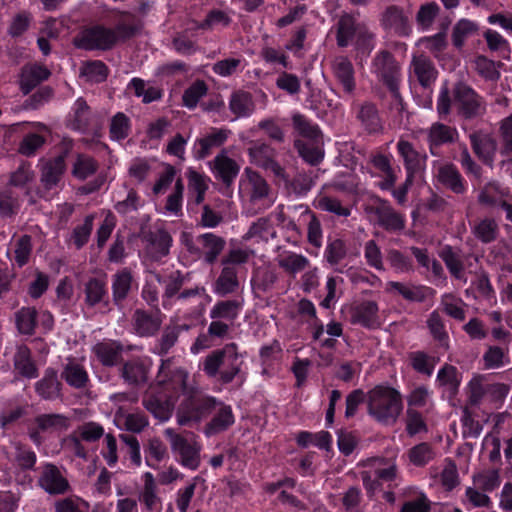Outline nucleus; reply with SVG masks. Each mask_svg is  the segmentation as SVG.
<instances>
[{
	"instance_id": "dca6fc26",
	"label": "nucleus",
	"mask_w": 512,
	"mask_h": 512,
	"mask_svg": "<svg viewBox=\"0 0 512 512\" xmlns=\"http://www.w3.org/2000/svg\"><path fill=\"white\" fill-rule=\"evenodd\" d=\"M469 140L476 156L483 163L492 166L498 148L493 135L484 130H477L469 135Z\"/></svg>"
},
{
	"instance_id": "864d4df0",
	"label": "nucleus",
	"mask_w": 512,
	"mask_h": 512,
	"mask_svg": "<svg viewBox=\"0 0 512 512\" xmlns=\"http://www.w3.org/2000/svg\"><path fill=\"white\" fill-rule=\"evenodd\" d=\"M98 162L87 154H77L72 164L71 174L78 180H85L98 170Z\"/></svg>"
},
{
	"instance_id": "f03ea898",
	"label": "nucleus",
	"mask_w": 512,
	"mask_h": 512,
	"mask_svg": "<svg viewBox=\"0 0 512 512\" xmlns=\"http://www.w3.org/2000/svg\"><path fill=\"white\" fill-rule=\"evenodd\" d=\"M240 193L245 200V212L249 216L262 213L275 202L272 188L257 171L245 168L240 180Z\"/></svg>"
},
{
	"instance_id": "3c124183",
	"label": "nucleus",
	"mask_w": 512,
	"mask_h": 512,
	"mask_svg": "<svg viewBox=\"0 0 512 512\" xmlns=\"http://www.w3.org/2000/svg\"><path fill=\"white\" fill-rule=\"evenodd\" d=\"M277 263L285 272L296 275L310 267L309 259L295 252H286L278 256Z\"/></svg>"
},
{
	"instance_id": "de8ad7c7",
	"label": "nucleus",
	"mask_w": 512,
	"mask_h": 512,
	"mask_svg": "<svg viewBox=\"0 0 512 512\" xmlns=\"http://www.w3.org/2000/svg\"><path fill=\"white\" fill-rule=\"evenodd\" d=\"M146 465L157 469L158 464L169 458L168 448L165 443L158 437L148 439L144 446Z\"/></svg>"
},
{
	"instance_id": "13d9d810",
	"label": "nucleus",
	"mask_w": 512,
	"mask_h": 512,
	"mask_svg": "<svg viewBox=\"0 0 512 512\" xmlns=\"http://www.w3.org/2000/svg\"><path fill=\"white\" fill-rule=\"evenodd\" d=\"M144 407L161 422L167 421L172 415V407L166 400L149 395L143 399Z\"/></svg>"
},
{
	"instance_id": "6ab92c4d",
	"label": "nucleus",
	"mask_w": 512,
	"mask_h": 512,
	"mask_svg": "<svg viewBox=\"0 0 512 512\" xmlns=\"http://www.w3.org/2000/svg\"><path fill=\"white\" fill-rule=\"evenodd\" d=\"M397 151L403 159L407 176L415 177L426 168L427 155L417 151L412 143L400 139L397 143Z\"/></svg>"
},
{
	"instance_id": "f3484780",
	"label": "nucleus",
	"mask_w": 512,
	"mask_h": 512,
	"mask_svg": "<svg viewBox=\"0 0 512 512\" xmlns=\"http://www.w3.org/2000/svg\"><path fill=\"white\" fill-rule=\"evenodd\" d=\"M231 131L226 128H211L201 138H198L193 146L196 159H205L210 156L214 149L221 147L228 139Z\"/></svg>"
},
{
	"instance_id": "774afa93",
	"label": "nucleus",
	"mask_w": 512,
	"mask_h": 512,
	"mask_svg": "<svg viewBox=\"0 0 512 512\" xmlns=\"http://www.w3.org/2000/svg\"><path fill=\"white\" fill-rule=\"evenodd\" d=\"M55 512H88L89 503L75 495L57 499L54 504Z\"/></svg>"
},
{
	"instance_id": "c85d7f7f",
	"label": "nucleus",
	"mask_w": 512,
	"mask_h": 512,
	"mask_svg": "<svg viewBox=\"0 0 512 512\" xmlns=\"http://www.w3.org/2000/svg\"><path fill=\"white\" fill-rule=\"evenodd\" d=\"M215 176L224 184L230 185L238 176L240 166L222 150L212 161Z\"/></svg>"
},
{
	"instance_id": "9d476101",
	"label": "nucleus",
	"mask_w": 512,
	"mask_h": 512,
	"mask_svg": "<svg viewBox=\"0 0 512 512\" xmlns=\"http://www.w3.org/2000/svg\"><path fill=\"white\" fill-rule=\"evenodd\" d=\"M247 154L250 163L271 171L277 178L287 181L284 168L276 161V150L262 141H249Z\"/></svg>"
},
{
	"instance_id": "412c9836",
	"label": "nucleus",
	"mask_w": 512,
	"mask_h": 512,
	"mask_svg": "<svg viewBox=\"0 0 512 512\" xmlns=\"http://www.w3.org/2000/svg\"><path fill=\"white\" fill-rule=\"evenodd\" d=\"M383 27L400 37H407L412 32L408 15L397 6H390L382 16Z\"/></svg>"
},
{
	"instance_id": "69168bd1",
	"label": "nucleus",
	"mask_w": 512,
	"mask_h": 512,
	"mask_svg": "<svg viewBox=\"0 0 512 512\" xmlns=\"http://www.w3.org/2000/svg\"><path fill=\"white\" fill-rule=\"evenodd\" d=\"M181 327L180 326H166L155 345L153 352L158 355H166L170 349L176 344Z\"/></svg>"
},
{
	"instance_id": "4be33fe9",
	"label": "nucleus",
	"mask_w": 512,
	"mask_h": 512,
	"mask_svg": "<svg viewBox=\"0 0 512 512\" xmlns=\"http://www.w3.org/2000/svg\"><path fill=\"white\" fill-rule=\"evenodd\" d=\"M149 369L147 359L135 357L123 363L120 376L125 383L138 386L147 381Z\"/></svg>"
},
{
	"instance_id": "603ef678",
	"label": "nucleus",
	"mask_w": 512,
	"mask_h": 512,
	"mask_svg": "<svg viewBox=\"0 0 512 512\" xmlns=\"http://www.w3.org/2000/svg\"><path fill=\"white\" fill-rule=\"evenodd\" d=\"M292 125L294 130L302 137L318 143L321 140L322 134L319 126L309 120L306 116L300 113H295L292 116Z\"/></svg>"
},
{
	"instance_id": "79ce46f5",
	"label": "nucleus",
	"mask_w": 512,
	"mask_h": 512,
	"mask_svg": "<svg viewBox=\"0 0 512 512\" xmlns=\"http://www.w3.org/2000/svg\"><path fill=\"white\" fill-rule=\"evenodd\" d=\"M500 148L501 156L500 165L505 166L512 164V114L499 123Z\"/></svg>"
},
{
	"instance_id": "e433bc0d",
	"label": "nucleus",
	"mask_w": 512,
	"mask_h": 512,
	"mask_svg": "<svg viewBox=\"0 0 512 512\" xmlns=\"http://www.w3.org/2000/svg\"><path fill=\"white\" fill-rule=\"evenodd\" d=\"M208 183L206 178L200 173L189 170L188 171V201L187 206L193 210V206H198L204 201Z\"/></svg>"
},
{
	"instance_id": "ea45409f",
	"label": "nucleus",
	"mask_w": 512,
	"mask_h": 512,
	"mask_svg": "<svg viewBox=\"0 0 512 512\" xmlns=\"http://www.w3.org/2000/svg\"><path fill=\"white\" fill-rule=\"evenodd\" d=\"M133 283L134 278L128 268H123L112 276V297L115 304L119 305L127 298Z\"/></svg>"
},
{
	"instance_id": "c03bdc74",
	"label": "nucleus",
	"mask_w": 512,
	"mask_h": 512,
	"mask_svg": "<svg viewBox=\"0 0 512 512\" xmlns=\"http://www.w3.org/2000/svg\"><path fill=\"white\" fill-rule=\"evenodd\" d=\"M62 378L68 385L75 389L86 388L89 376L84 366L75 360H69L61 373Z\"/></svg>"
},
{
	"instance_id": "bb28decb",
	"label": "nucleus",
	"mask_w": 512,
	"mask_h": 512,
	"mask_svg": "<svg viewBox=\"0 0 512 512\" xmlns=\"http://www.w3.org/2000/svg\"><path fill=\"white\" fill-rule=\"evenodd\" d=\"M244 306L243 299H227L217 301L209 312L210 319H218L234 324Z\"/></svg>"
},
{
	"instance_id": "9b49d317",
	"label": "nucleus",
	"mask_w": 512,
	"mask_h": 512,
	"mask_svg": "<svg viewBox=\"0 0 512 512\" xmlns=\"http://www.w3.org/2000/svg\"><path fill=\"white\" fill-rule=\"evenodd\" d=\"M71 419L59 413H45L34 418V427L29 429V437L37 446L43 443L42 434L60 433L68 430Z\"/></svg>"
},
{
	"instance_id": "4c0bfd02",
	"label": "nucleus",
	"mask_w": 512,
	"mask_h": 512,
	"mask_svg": "<svg viewBox=\"0 0 512 512\" xmlns=\"http://www.w3.org/2000/svg\"><path fill=\"white\" fill-rule=\"evenodd\" d=\"M437 180L456 194L465 192L464 180L453 164H442L436 173Z\"/></svg>"
},
{
	"instance_id": "8fccbe9b",
	"label": "nucleus",
	"mask_w": 512,
	"mask_h": 512,
	"mask_svg": "<svg viewBox=\"0 0 512 512\" xmlns=\"http://www.w3.org/2000/svg\"><path fill=\"white\" fill-rule=\"evenodd\" d=\"M357 119L368 133H378L382 130V122L378 110L373 103L362 104L357 112Z\"/></svg>"
},
{
	"instance_id": "4468645a",
	"label": "nucleus",
	"mask_w": 512,
	"mask_h": 512,
	"mask_svg": "<svg viewBox=\"0 0 512 512\" xmlns=\"http://www.w3.org/2000/svg\"><path fill=\"white\" fill-rule=\"evenodd\" d=\"M145 245V254L152 261H160L170 253L173 243L172 236L165 229L149 231L143 237Z\"/></svg>"
},
{
	"instance_id": "6e6552de",
	"label": "nucleus",
	"mask_w": 512,
	"mask_h": 512,
	"mask_svg": "<svg viewBox=\"0 0 512 512\" xmlns=\"http://www.w3.org/2000/svg\"><path fill=\"white\" fill-rule=\"evenodd\" d=\"M454 104L459 115L465 119H474L486 112V103L472 87L458 82L453 88Z\"/></svg>"
},
{
	"instance_id": "b1692460",
	"label": "nucleus",
	"mask_w": 512,
	"mask_h": 512,
	"mask_svg": "<svg viewBox=\"0 0 512 512\" xmlns=\"http://www.w3.org/2000/svg\"><path fill=\"white\" fill-rule=\"evenodd\" d=\"M214 412L215 414L213 415L212 419L206 424L204 428V434L207 437L226 431L235 422L232 408L223 402L218 401Z\"/></svg>"
},
{
	"instance_id": "49530a36",
	"label": "nucleus",
	"mask_w": 512,
	"mask_h": 512,
	"mask_svg": "<svg viewBox=\"0 0 512 512\" xmlns=\"http://www.w3.org/2000/svg\"><path fill=\"white\" fill-rule=\"evenodd\" d=\"M295 211H299L300 215L308 220L307 239L308 242L316 248L322 246V227L320 221L314 213L305 205H296L292 207Z\"/></svg>"
},
{
	"instance_id": "423d86ee",
	"label": "nucleus",
	"mask_w": 512,
	"mask_h": 512,
	"mask_svg": "<svg viewBox=\"0 0 512 512\" xmlns=\"http://www.w3.org/2000/svg\"><path fill=\"white\" fill-rule=\"evenodd\" d=\"M371 73L388 90H396L402 80L401 65L388 50L378 51L371 61Z\"/></svg>"
},
{
	"instance_id": "c9c22d12",
	"label": "nucleus",
	"mask_w": 512,
	"mask_h": 512,
	"mask_svg": "<svg viewBox=\"0 0 512 512\" xmlns=\"http://www.w3.org/2000/svg\"><path fill=\"white\" fill-rule=\"evenodd\" d=\"M229 110L235 119L250 117L255 111V103L249 92L238 90L229 98Z\"/></svg>"
},
{
	"instance_id": "2f4dec72",
	"label": "nucleus",
	"mask_w": 512,
	"mask_h": 512,
	"mask_svg": "<svg viewBox=\"0 0 512 512\" xmlns=\"http://www.w3.org/2000/svg\"><path fill=\"white\" fill-rule=\"evenodd\" d=\"M32 252V238L25 234L16 238L15 235L10 240L7 256L19 267L28 263Z\"/></svg>"
},
{
	"instance_id": "473e14b6",
	"label": "nucleus",
	"mask_w": 512,
	"mask_h": 512,
	"mask_svg": "<svg viewBox=\"0 0 512 512\" xmlns=\"http://www.w3.org/2000/svg\"><path fill=\"white\" fill-rule=\"evenodd\" d=\"M93 352L103 366H116L122 357L123 345L117 341H102L93 347Z\"/></svg>"
},
{
	"instance_id": "5701e85b",
	"label": "nucleus",
	"mask_w": 512,
	"mask_h": 512,
	"mask_svg": "<svg viewBox=\"0 0 512 512\" xmlns=\"http://www.w3.org/2000/svg\"><path fill=\"white\" fill-rule=\"evenodd\" d=\"M378 305L374 301H362L351 309V322L368 329L380 326Z\"/></svg>"
},
{
	"instance_id": "f257e3e1",
	"label": "nucleus",
	"mask_w": 512,
	"mask_h": 512,
	"mask_svg": "<svg viewBox=\"0 0 512 512\" xmlns=\"http://www.w3.org/2000/svg\"><path fill=\"white\" fill-rule=\"evenodd\" d=\"M246 353L239 346L228 343L210 352L202 361L203 372L210 378L218 377L222 384H229L235 379L244 382L247 373L244 370Z\"/></svg>"
},
{
	"instance_id": "c756f323",
	"label": "nucleus",
	"mask_w": 512,
	"mask_h": 512,
	"mask_svg": "<svg viewBox=\"0 0 512 512\" xmlns=\"http://www.w3.org/2000/svg\"><path fill=\"white\" fill-rule=\"evenodd\" d=\"M139 501L149 512H160L162 502L157 494V485L151 472L143 474V487L139 493Z\"/></svg>"
},
{
	"instance_id": "20e7f679",
	"label": "nucleus",
	"mask_w": 512,
	"mask_h": 512,
	"mask_svg": "<svg viewBox=\"0 0 512 512\" xmlns=\"http://www.w3.org/2000/svg\"><path fill=\"white\" fill-rule=\"evenodd\" d=\"M368 414L382 424H394L403 409L401 393L385 385H378L367 394Z\"/></svg>"
},
{
	"instance_id": "680f3d73",
	"label": "nucleus",
	"mask_w": 512,
	"mask_h": 512,
	"mask_svg": "<svg viewBox=\"0 0 512 512\" xmlns=\"http://www.w3.org/2000/svg\"><path fill=\"white\" fill-rule=\"evenodd\" d=\"M436 382L439 386L445 387L449 392L455 394L460 385L458 369L450 364H445L438 371Z\"/></svg>"
},
{
	"instance_id": "1a4fd4ad",
	"label": "nucleus",
	"mask_w": 512,
	"mask_h": 512,
	"mask_svg": "<svg viewBox=\"0 0 512 512\" xmlns=\"http://www.w3.org/2000/svg\"><path fill=\"white\" fill-rule=\"evenodd\" d=\"M164 435L169 440L171 450L179 455V463L191 470L198 469L201 462V445L176 433L172 428H166Z\"/></svg>"
},
{
	"instance_id": "a211bd4d",
	"label": "nucleus",
	"mask_w": 512,
	"mask_h": 512,
	"mask_svg": "<svg viewBox=\"0 0 512 512\" xmlns=\"http://www.w3.org/2000/svg\"><path fill=\"white\" fill-rule=\"evenodd\" d=\"M232 326L233 325L228 322L218 319H211L207 332L200 334L196 338L194 344L191 346V352L197 354L201 350L214 346L215 340H224L228 337Z\"/></svg>"
},
{
	"instance_id": "cd10ccee",
	"label": "nucleus",
	"mask_w": 512,
	"mask_h": 512,
	"mask_svg": "<svg viewBox=\"0 0 512 512\" xmlns=\"http://www.w3.org/2000/svg\"><path fill=\"white\" fill-rule=\"evenodd\" d=\"M51 75L48 68L39 64L25 65L21 70L20 89L24 94H28L41 82L47 80Z\"/></svg>"
},
{
	"instance_id": "e2e57ef3",
	"label": "nucleus",
	"mask_w": 512,
	"mask_h": 512,
	"mask_svg": "<svg viewBox=\"0 0 512 512\" xmlns=\"http://www.w3.org/2000/svg\"><path fill=\"white\" fill-rule=\"evenodd\" d=\"M315 207L339 217H348L351 213V210L348 207L343 206L339 199L326 194H319L316 197Z\"/></svg>"
},
{
	"instance_id": "39448f33",
	"label": "nucleus",
	"mask_w": 512,
	"mask_h": 512,
	"mask_svg": "<svg viewBox=\"0 0 512 512\" xmlns=\"http://www.w3.org/2000/svg\"><path fill=\"white\" fill-rule=\"evenodd\" d=\"M218 404V400L198 388H190L177 411V422L186 426L200 423L207 418Z\"/></svg>"
},
{
	"instance_id": "a878e982",
	"label": "nucleus",
	"mask_w": 512,
	"mask_h": 512,
	"mask_svg": "<svg viewBox=\"0 0 512 512\" xmlns=\"http://www.w3.org/2000/svg\"><path fill=\"white\" fill-rule=\"evenodd\" d=\"M65 158L59 155L46 162L41 169L40 182L45 190L55 189L65 172Z\"/></svg>"
},
{
	"instance_id": "6e6d98bb",
	"label": "nucleus",
	"mask_w": 512,
	"mask_h": 512,
	"mask_svg": "<svg viewBox=\"0 0 512 512\" xmlns=\"http://www.w3.org/2000/svg\"><path fill=\"white\" fill-rule=\"evenodd\" d=\"M478 32V24L468 19H460L452 30V43L457 49H461L466 40Z\"/></svg>"
},
{
	"instance_id": "052dcab7",
	"label": "nucleus",
	"mask_w": 512,
	"mask_h": 512,
	"mask_svg": "<svg viewBox=\"0 0 512 512\" xmlns=\"http://www.w3.org/2000/svg\"><path fill=\"white\" fill-rule=\"evenodd\" d=\"M131 131L130 118L123 112L116 113L110 121L109 134L111 140L122 141L126 139Z\"/></svg>"
},
{
	"instance_id": "338daca9",
	"label": "nucleus",
	"mask_w": 512,
	"mask_h": 512,
	"mask_svg": "<svg viewBox=\"0 0 512 512\" xmlns=\"http://www.w3.org/2000/svg\"><path fill=\"white\" fill-rule=\"evenodd\" d=\"M407 455L410 463L422 467L435 457V452L429 443L422 442L410 448Z\"/></svg>"
},
{
	"instance_id": "4d7b16f0",
	"label": "nucleus",
	"mask_w": 512,
	"mask_h": 512,
	"mask_svg": "<svg viewBox=\"0 0 512 512\" xmlns=\"http://www.w3.org/2000/svg\"><path fill=\"white\" fill-rule=\"evenodd\" d=\"M509 347L488 346L483 354V362L486 369H498L509 363Z\"/></svg>"
},
{
	"instance_id": "bf43d9fd",
	"label": "nucleus",
	"mask_w": 512,
	"mask_h": 512,
	"mask_svg": "<svg viewBox=\"0 0 512 512\" xmlns=\"http://www.w3.org/2000/svg\"><path fill=\"white\" fill-rule=\"evenodd\" d=\"M36 319L37 311L34 307H22L15 313L16 327L21 334H33L37 323Z\"/></svg>"
},
{
	"instance_id": "0eeeda50",
	"label": "nucleus",
	"mask_w": 512,
	"mask_h": 512,
	"mask_svg": "<svg viewBox=\"0 0 512 512\" xmlns=\"http://www.w3.org/2000/svg\"><path fill=\"white\" fill-rule=\"evenodd\" d=\"M367 212L375 225L389 233H400L405 229V216L395 210L389 201L376 197Z\"/></svg>"
},
{
	"instance_id": "2eb2a0df",
	"label": "nucleus",
	"mask_w": 512,
	"mask_h": 512,
	"mask_svg": "<svg viewBox=\"0 0 512 512\" xmlns=\"http://www.w3.org/2000/svg\"><path fill=\"white\" fill-rule=\"evenodd\" d=\"M162 322V313L159 309L149 312L138 308L132 315L133 330L140 337L154 336L159 331Z\"/></svg>"
},
{
	"instance_id": "393cba45",
	"label": "nucleus",
	"mask_w": 512,
	"mask_h": 512,
	"mask_svg": "<svg viewBox=\"0 0 512 512\" xmlns=\"http://www.w3.org/2000/svg\"><path fill=\"white\" fill-rule=\"evenodd\" d=\"M332 71L335 78L342 86L344 93L348 95L353 94L356 82L352 62L347 57L338 56L332 62Z\"/></svg>"
},
{
	"instance_id": "a19ab883",
	"label": "nucleus",
	"mask_w": 512,
	"mask_h": 512,
	"mask_svg": "<svg viewBox=\"0 0 512 512\" xmlns=\"http://www.w3.org/2000/svg\"><path fill=\"white\" fill-rule=\"evenodd\" d=\"M237 274V268L222 266L221 272L213 285V292L221 297L235 293L239 288Z\"/></svg>"
},
{
	"instance_id": "09e8293b",
	"label": "nucleus",
	"mask_w": 512,
	"mask_h": 512,
	"mask_svg": "<svg viewBox=\"0 0 512 512\" xmlns=\"http://www.w3.org/2000/svg\"><path fill=\"white\" fill-rule=\"evenodd\" d=\"M411 65L419 83L422 86L428 87L435 81L437 71L432 61L427 56H414Z\"/></svg>"
},
{
	"instance_id": "f704fd0d",
	"label": "nucleus",
	"mask_w": 512,
	"mask_h": 512,
	"mask_svg": "<svg viewBox=\"0 0 512 512\" xmlns=\"http://www.w3.org/2000/svg\"><path fill=\"white\" fill-rule=\"evenodd\" d=\"M510 195V190L497 181L487 182L478 194V202L490 207H498Z\"/></svg>"
},
{
	"instance_id": "7c9ffc66",
	"label": "nucleus",
	"mask_w": 512,
	"mask_h": 512,
	"mask_svg": "<svg viewBox=\"0 0 512 512\" xmlns=\"http://www.w3.org/2000/svg\"><path fill=\"white\" fill-rule=\"evenodd\" d=\"M61 386L57 372L48 368L43 377L35 383V391L42 399L53 401L61 397Z\"/></svg>"
},
{
	"instance_id": "7ed1b4c3",
	"label": "nucleus",
	"mask_w": 512,
	"mask_h": 512,
	"mask_svg": "<svg viewBox=\"0 0 512 512\" xmlns=\"http://www.w3.org/2000/svg\"><path fill=\"white\" fill-rule=\"evenodd\" d=\"M136 31L135 25L127 23H119L114 28L96 25L81 31L73 42L85 50H109L119 41L134 36Z\"/></svg>"
},
{
	"instance_id": "ddd939ff",
	"label": "nucleus",
	"mask_w": 512,
	"mask_h": 512,
	"mask_svg": "<svg viewBox=\"0 0 512 512\" xmlns=\"http://www.w3.org/2000/svg\"><path fill=\"white\" fill-rule=\"evenodd\" d=\"M38 485L50 495H62L70 490L66 476L56 465L51 463H46L42 467Z\"/></svg>"
},
{
	"instance_id": "37998d69",
	"label": "nucleus",
	"mask_w": 512,
	"mask_h": 512,
	"mask_svg": "<svg viewBox=\"0 0 512 512\" xmlns=\"http://www.w3.org/2000/svg\"><path fill=\"white\" fill-rule=\"evenodd\" d=\"M388 287L389 290L397 292L404 299L411 302H423L428 296L433 294V290L429 287L404 284L395 281L389 282Z\"/></svg>"
},
{
	"instance_id": "a18cd8bd",
	"label": "nucleus",
	"mask_w": 512,
	"mask_h": 512,
	"mask_svg": "<svg viewBox=\"0 0 512 512\" xmlns=\"http://www.w3.org/2000/svg\"><path fill=\"white\" fill-rule=\"evenodd\" d=\"M476 73L486 81L497 82L501 77L503 63L495 62L484 55H478L472 61Z\"/></svg>"
},
{
	"instance_id": "0e129e2a",
	"label": "nucleus",
	"mask_w": 512,
	"mask_h": 512,
	"mask_svg": "<svg viewBox=\"0 0 512 512\" xmlns=\"http://www.w3.org/2000/svg\"><path fill=\"white\" fill-rule=\"evenodd\" d=\"M441 258L453 277L466 282L462 259L457 252H455L450 246H447L443 249Z\"/></svg>"
},
{
	"instance_id": "5fc2aeb1",
	"label": "nucleus",
	"mask_w": 512,
	"mask_h": 512,
	"mask_svg": "<svg viewBox=\"0 0 512 512\" xmlns=\"http://www.w3.org/2000/svg\"><path fill=\"white\" fill-rule=\"evenodd\" d=\"M440 306L446 315L455 320L463 321L466 317V303L452 293H445L441 296Z\"/></svg>"
},
{
	"instance_id": "72a5a7b5",
	"label": "nucleus",
	"mask_w": 512,
	"mask_h": 512,
	"mask_svg": "<svg viewBox=\"0 0 512 512\" xmlns=\"http://www.w3.org/2000/svg\"><path fill=\"white\" fill-rule=\"evenodd\" d=\"M427 142L432 154L434 147L452 143L458 137L456 128L447 126L440 122L433 123L427 130Z\"/></svg>"
},
{
	"instance_id": "f8f14e48",
	"label": "nucleus",
	"mask_w": 512,
	"mask_h": 512,
	"mask_svg": "<svg viewBox=\"0 0 512 512\" xmlns=\"http://www.w3.org/2000/svg\"><path fill=\"white\" fill-rule=\"evenodd\" d=\"M226 245L224 238L214 233H204L196 237L195 241L187 239V250L198 257H203L208 264L214 263Z\"/></svg>"
},
{
	"instance_id": "58836bf2",
	"label": "nucleus",
	"mask_w": 512,
	"mask_h": 512,
	"mask_svg": "<svg viewBox=\"0 0 512 512\" xmlns=\"http://www.w3.org/2000/svg\"><path fill=\"white\" fill-rule=\"evenodd\" d=\"M360 26L356 24L355 19L349 15H342L336 25V42L338 47L345 48L353 43Z\"/></svg>"
},
{
	"instance_id": "aec40b11",
	"label": "nucleus",
	"mask_w": 512,
	"mask_h": 512,
	"mask_svg": "<svg viewBox=\"0 0 512 512\" xmlns=\"http://www.w3.org/2000/svg\"><path fill=\"white\" fill-rule=\"evenodd\" d=\"M157 379L160 384H171L174 390L181 391L184 396L190 390L187 387L188 373L182 368L173 367L171 359L162 361Z\"/></svg>"
}]
</instances>
